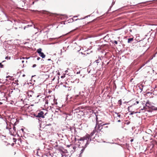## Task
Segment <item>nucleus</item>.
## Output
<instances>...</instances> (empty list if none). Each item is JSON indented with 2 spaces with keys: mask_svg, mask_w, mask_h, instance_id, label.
<instances>
[{
  "mask_svg": "<svg viewBox=\"0 0 157 157\" xmlns=\"http://www.w3.org/2000/svg\"><path fill=\"white\" fill-rule=\"evenodd\" d=\"M78 140L79 141L80 144L82 147H83L84 146H85V147H86L91 141L90 136L89 134H87L85 136L81 137Z\"/></svg>",
  "mask_w": 157,
  "mask_h": 157,
  "instance_id": "obj_1",
  "label": "nucleus"
},
{
  "mask_svg": "<svg viewBox=\"0 0 157 157\" xmlns=\"http://www.w3.org/2000/svg\"><path fill=\"white\" fill-rule=\"evenodd\" d=\"M138 42L140 47H145L147 44V40L145 39L140 40L139 41H138Z\"/></svg>",
  "mask_w": 157,
  "mask_h": 157,
  "instance_id": "obj_2",
  "label": "nucleus"
},
{
  "mask_svg": "<svg viewBox=\"0 0 157 157\" xmlns=\"http://www.w3.org/2000/svg\"><path fill=\"white\" fill-rule=\"evenodd\" d=\"M146 106V104L145 103H143L141 102H139L138 101V106L139 109L140 110H143Z\"/></svg>",
  "mask_w": 157,
  "mask_h": 157,
  "instance_id": "obj_3",
  "label": "nucleus"
},
{
  "mask_svg": "<svg viewBox=\"0 0 157 157\" xmlns=\"http://www.w3.org/2000/svg\"><path fill=\"white\" fill-rule=\"evenodd\" d=\"M42 49L39 48L37 50V52L39 54L40 56L44 58L45 57V55L44 53L41 52Z\"/></svg>",
  "mask_w": 157,
  "mask_h": 157,
  "instance_id": "obj_4",
  "label": "nucleus"
},
{
  "mask_svg": "<svg viewBox=\"0 0 157 157\" xmlns=\"http://www.w3.org/2000/svg\"><path fill=\"white\" fill-rule=\"evenodd\" d=\"M43 114H44L43 112L41 111L38 113V115L36 116V117H44Z\"/></svg>",
  "mask_w": 157,
  "mask_h": 157,
  "instance_id": "obj_5",
  "label": "nucleus"
},
{
  "mask_svg": "<svg viewBox=\"0 0 157 157\" xmlns=\"http://www.w3.org/2000/svg\"><path fill=\"white\" fill-rule=\"evenodd\" d=\"M0 96L2 97H5V93L2 92H1L0 91Z\"/></svg>",
  "mask_w": 157,
  "mask_h": 157,
  "instance_id": "obj_6",
  "label": "nucleus"
},
{
  "mask_svg": "<svg viewBox=\"0 0 157 157\" xmlns=\"http://www.w3.org/2000/svg\"><path fill=\"white\" fill-rule=\"evenodd\" d=\"M86 147H85V146H84L83 147V148L82 149L81 151V152H80V156L81 155V154L84 151V150H85V148H86Z\"/></svg>",
  "mask_w": 157,
  "mask_h": 157,
  "instance_id": "obj_7",
  "label": "nucleus"
},
{
  "mask_svg": "<svg viewBox=\"0 0 157 157\" xmlns=\"http://www.w3.org/2000/svg\"><path fill=\"white\" fill-rule=\"evenodd\" d=\"M133 40V38H129L128 39V43H129L131 42V41H132Z\"/></svg>",
  "mask_w": 157,
  "mask_h": 157,
  "instance_id": "obj_8",
  "label": "nucleus"
},
{
  "mask_svg": "<svg viewBox=\"0 0 157 157\" xmlns=\"http://www.w3.org/2000/svg\"><path fill=\"white\" fill-rule=\"evenodd\" d=\"M113 41L112 43H114L116 44H117V41H116V40H114V41Z\"/></svg>",
  "mask_w": 157,
  "mask_h": 157,
  "instance_id": "obj_9",
  "label": "nucleus"
},
{
  "mask_svg": "<svg viewBox=\"0 0 157 157\" xmlns=\"http://www.w3.org/2000/svg\"><path fill=\"white\" fill-rule=\"evenodd\" d=\"M3 65L1 63H0V67L2 68L3 67Z\"/></svg>",
  "mask_w": 157,
  "mask_h": 157,
  "instance_id": "obj_10",
  "label": "nucleus"
},
{
  "mask_svg": "<svg viewBox=\"0 0 157 157\" xmlns=\"http://www.w3.org/2000/svg\"><path fill=\"white\" fill-rule=\"evenodd\" d=\"M29 57L27 58V57H23L22 58V59H29Z\"/></svg>",
  "mask_w": 157,
  "mask_h": 157,
  "instance_id": "obj_11",
  "label": "nucleus"
},
{
  "mask_svg": "<svg viewBox=\"0 0 157 157\" xmlns=\"http://www.w3.org/2000/svg\"><path fill=\"white\" fill-rule=\"evenodd\" d=\"M5 59H10V57H9V58L8 57H6V58H5Z\"/></svg>",
  "mask_w": 157,
  "mask_h": 157,
  "instance_id": "obj_12",
  "label": "nucleus"
},
{
  "mask_svg": "<svg viewBox=\"0 0 157 157\" xmlns=\"http://www.w3.org/2000/svg\"><path fill=\"white\" fill-rule=\"evenodd\" d=\"M36 64H34L33 65V67H36Z\"/></svg>",
  "mask_w": 157,
  "mask_h": 157,
  "instance_id": "obj_13",
  "label": "nucleus"
},
{
  "mask_svg": "<svg viewBox=\"0 0 157 157\" xmlns=\"http://www.w3.org/2000/svg\"><path fill=\"white\" fill-rule=\"evenodd\" d=\"M89 111L90 112V114L91 113H93V111L91 110H90Z\"/></svg>",
  "mask_w": 157,
  "mask_h": 157,
  "instance_id": "obj_14",
  "label": "nucleus"
},
{
  "mask_svg": "<svg viewBox=\"0 0 157 157\" xmlns=\"http://www.w3.org/2000/svg\"><path fill=\"white\" fill-rule=\"evenodd\" d=\"M40 59V58L39 57H37V60H39Z\"/></svg>",
  "mask_w": 157,
  "mask_h": 157,
  "instance_id": "obj_15",
  "label": "nucleus"
},
{
  "mask_svg": "<svg viewBox=\"0 0 157 157\" xmlns=\"http://www.w3.org/2000/svg\"><path fill=\"white\" fill-rule=\"evenodd\" d=\"M28 96H29V97H32V95L31 94L29 95V93L28 94Z\"/></svg>",
  "mask_w": 157,
  "mask_h": 157,
  "instance_id": "obj_16",
  "label": "nucleus"
},
{
  "mask_svg": "<svg viewBox=\"0 0 157 157\" xmlns=\"http://www.w3.org/2000/svg\"><path fill=\"white\" fill-rule=\"evenodd\" d=\"M67 70H66L65 71V74H67Z\"/></svg>",
  "mask_w": 157,
  "mask_h": 157,
  "instance_id": "obj_17",
  "label": "nucleus"
},
{
  "mask_svg": "<svg viewBox=\"0 0 157 157\" xmlns=\"http://www.w3.org/2000/svg\"><path fill=\"white\" fill-rule=\"evenodd\" d=\"M32 26L31 25H27V27H29V26Z\"/></svg>",
  "mask_w": 157,
  "mask_h": 157,
  "instance_id": "obj_18",
  "label": "nucleus"
},
{
  "mask_svg": "<svg viewBox=\"0 0 157 157\" xmlns=\"http://www.w3.org/2000/svg\"><path fill=\"white\" fill-rule=\"evenodd\" d=\"M80 73V71H79L78 72H77V74H79Z\"/></svg>",
  "mask_w": 157,
  "mask_h": 157,
  "instance_id": "obj_19",
  "label": "nucleus"
},
{
  "mask_svg": "<svg viewBox=\"0 0 157 157\" xmlns=\"http://www.w3.org/2000/svg\"><path fill=\"white\" fill-rule=\"evenodd\" d=\"M24 60H22V61L21 62L22 63H24Z\"/></svg>",
  "mask_w": 157,
  "mask_h": 157,
  "instance_id": "obj_20",
  "label": "nucleus"
},
{
  "mask_svg": "<svg viewBox=\"0 0 157 157\" xmlns=\"http://www.w3.org/2000/svg\"><path fill=\"white\" fill-rule=\"evenodd\" d=\"M108 124V123H107V124H103V125H106V124Z\"/></svg>",
  "mask_w": 157,
  "mask_h": 157,
  "instance_id": "obj_21",
  "label": "nucleus"
},
{
  "mask_svg": "<svg viewBox=\"0 0 157 157\" xmlns=\"http://www.w3.org/2000/svg\"><path fill=\"white\" fill-rule=\"evenodd\" d=\"M133 141V139H131V142H132V141Z\"/></svg>",
  "mask_w": 157,
  "mask_h": 157,
  "instance_id": "obj_22",
  "label": "nucleus"
},
{
  "mask_svg": "<svg viewBox=\"0 0 157 157\" xmlns=\"http://www.w3.org/2000/svg\"><path fill=\"white\" fill-rule=\"evenodd\" d=\"M61 78H64V77L63 76H61Z\"/></svg>",
  "mask_w": 157,
  "mask_h": 157,
  "instance_id": "obj_23",
  "label": "nucleus"
},
{
  "mask_svg": "<svg viewBox=\"0 0 157 157\" xmlns=\"http://www.w3.org/2000/svg\"><path fill=\"white\" fill-rule=\"evenodd\" d=\"M0 121H2V118H0Z\"/></svg>",
  "mask_w": 157,
  "mask_h": 157,
  "instance_id": "obj_24",
  "label": "nucleus"
},
{
  "mask_svg": "<svg viewBox=\"0 0 157 157\" xmlns=\"http://www.w3.org/2000/svg\"><path fill=\"white\" fill-rule=\"evenodd\" d=\"M39 95H37V98H38V97H39Z\"/></svg>",
  "mask_w": 157,
  "mask_h": 157,
  "instance_id": "obj_25",
  "label": "nucleus"
},
{
  "mask_svg": "<svg viewBox=\"0 0 157 157\" xmlns=\"http://www.w3.org/2000/svg\"><path fill=\"white\" fill-rule=\"evenodd\" d=\"M78 17V16H74V17Z\"/></svg>",
  "mask_w": 157,
  "mask_h": 157,
  "instance_id": "obj_26",
  "label": "nucleus"
},
{
  "mask_svg": "<svg viewBox=\"0 0 157 157\" xmlns=\"http://www.w3.org/2000/svg\"><path fill=\"white\" fill-rule=\"evenodd\" d=\"M51 60V59H48V60L49 61V60Z\"/></svg>",
  "mask_w": 157,
  "mask_h": 157,
  "instance_id": "obj_27",
  "label": "nucleus"
},
{
  "mask_svg": "<svg viewBox=\"0 0 157 157\" xmlns=\"http://www.w3.org/2000/svg\"><path fill=\"white\" fill-rule=\"evenodd\" d=\"M21 130L22 131H23V128H21Z\"/></svg>",
  "mask_w": 157,
  "mask_h": 157,
  "instance_id": "obj_28",
  "label": "nucleus"
},
{
  "mask_svg": "<svg viewBox=\"0 0 157 157\" xmlns=\"http://www.w3.org/2000/svg\"><path fill=\"white\" fill-rule=\"evenodd\" d=\"M155 110H157V108H156L155 109Z\"/></svg>",
  "mask_w": 157,
  "mask_h": 157,
  "instance_id": "obj_29",
  "label": "nucleus"
},
{
  "mask_svg": "<svg viewBox=\"0 0 157 157\" xmlns=\"http://www.w3.org/2000/svg\"><path fill=\"white\" fill-rule=\"evenodd\" d=\"M79 20V19H77L75 20L76 21V20Z\"/></svg>",
  "mask_w": 157,
  "mask_h": 157,
  "instance_id": "obj_30",
  "label": "nucleus"
},
{
  "mask_svg": "<svg viewBox=\"0 0 157 157\" xmlns=\"http://www.w3.org/2000/svg\"><path fill=\"white\" fill-rule=\"evenodd\" d=\"M120 121V120L118 121V122H119Z\"/></svg>",
  "mask_w": 157,
  "mask_h": 157,
  "instance_id": "obj_31",
  "label": "nucleus"
},
{
  "mask_svg": "<svg viewBox=\"0 0 157 157\" xmlns=\"http://www.w3.org/2000/svg\"><path fill=\"white\" fill-rule=\"evenodd\" d=\"M25 76V75H23V76Z\"/></svg>",
  "mask_w": 157,
  "mask_h": 157,
  "instance_id": "obj_32",
  "label": "nucleus"
},
{
  "mask_svg": "<svg viewBox=\"0 0 157 157\" xmlns=\"http://www.w3.org/2000/svg\"><path fill=\"white\" fill-rule=\"evenodd\" d=\"M140 90H141V89L140 87Z\"/></svg>",
  "mask_w": 157,
  "mask_h": 157,
  "instance_id": "obj_33",
  "label": "nucleus"
}]
</instances>
